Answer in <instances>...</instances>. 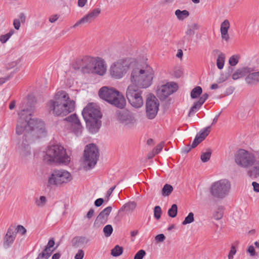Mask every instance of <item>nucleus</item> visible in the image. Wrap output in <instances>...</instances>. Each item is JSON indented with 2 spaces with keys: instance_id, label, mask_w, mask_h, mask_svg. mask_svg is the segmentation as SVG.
Listing matches in <instances>:
<instances>
[{
  "instance_id": "obj_1",
  "label": "nucleus",
  "mask_w": 259,
  "mask_h": 259,
  "mask_svg": "<svg viewBox=\"0 0 259 259\" xmlns=\"http://www.w3.org/2000/svg\"><path fill=\"white\" fill-rule=\"evenodd\" d=\"M33 106L28 101L25 107H22L21 110L18 112L19 118L16 128V134L21 135L24 132V136L28 138H39L46 135L44 122L37 118H32L31 115Z\"/></svg>"
},
{
  "instance_id": "obj_2",
  "label": "nucleus",
  "mask_w": 259,
  "mask_h": 259,
  "mask_svg": "<svg viewBox=\"0 0 259 259\" xmlns=\"http://www.w3.org/2000/svg\"><path fill=\"white\" fill-rule=\"evenodd\" d=\"M75 101L70 100L68 94L64 91L57 92L53 100L48 103L50 112L56 116H64L72 112L75 108Z\"/></svg>"
},
{
  "instance_id": "obj_3",
  "label": "nucleus",
  "mask_w": 259,
  "mask_h": 259,
  "mask_svg": "<svg viewBox=\"0 0 259 259\" xmlns=\"http://www.w3.org/2000/svg\"><path fill=\"white\" fill-rule=\"evenodd\" d=\"M82 115L89 131L92 134L97 133L101 125L102 114L99 108L93 103L89 104L84 108Z\"/></svg>"
},
{
  "instance_id": "obj_4",
  "label": "nucleus",
  "mask_w": 259,
  "mask_h": 259,
  "mask_svg": "<svg viewBox=\"0 0 259 259\" xmlns=\"http://www.w3.org/2000/svg\"><path fill=\"white\" fill-rule=\"evenodd\" d=\"M153 76V69L150 66L135 67L132 71L131 80L133 85L141 88H147L151 85Z\"/></svg>"
},
{
  "instance_id": "obj_5",
  "label": "nucleus",
  "mask_w": 259,
  "mask_h": 259,
  "mask_svg": "<svg viewBox=\"0 0 259 259\" xmlns=\"http://www.w3.org/2000/svg\"><path fill=\"white\" fill-rule=\"evenodd\" d=\"M44 161L48 164H68L71 158L64 148L60 145H53L48 147L44 156Z\"/></svg>"
},
{
  "instance_id": "obj_6",
  "label": "nucleus",
  "mask_w": 259,
  "mask_h": 259,
  "mask_svg": "<svg viewBox=\"0 0 259 259\" xmlns=\"http://www.w3.org/2000/svg\"><path fill=\"white\" fill-rule=\"evenodd\" d=\"M99 96L100 98L118 108L122 109L125 106L126 101L124 96L114 89L102 87L99 91Z\"/></svg>"
},
{
  "instance_id": "obj_7",
  "label": "nucleus",
  "mask_w": 259,
  "mask_h": 259,
  "mask_svg": "<svg viewBox=\"0 0 259 259\" xmlns=\"http://www.w3.org/2000/svg\"><path fill=\"white\" fill-rule=\"evenodd\" d=\"M72 179L71 174L65 169H54L48 177L47 186L52 187L68 183Z\"/></svg>"
},
{
  "instance_id": "obj_8",
  "label": "nucleus",
  "mask_w": 259,
  "mask_h": 259,
  "mask_svg": "<svg viewBox=\"0 0 259 259\" xmlns=\"http://www.w3.org/2000/svg\"><path fill=\"white\" fill-rule=\"evenodd\" d=\"M231 189V184L228 179H224L213 183L210 188L212 196L219 199H223L228 196Z\"/></svg>"
},
{
  "instance_id": "obj_9",
  "label": "nucleus",
  "mask_w": 259,
  "mask_h": 259,
  "mask_svg": "<svg viewBox=\"0 0 259 259\" xmlns=\"http://www.w3.org/2000/svg\"><path fill=\"white\" fill-rule=\"evenodd\" d=\"M132 65L130 59H120L113 63L110 68L111 76L115 79H120L123 77Z\"/></svg>"
},
{
  "instance_id": "obj_10",
  "label": "nucleus",
  "mask_w": 259,
  "mask_h": 259,
  "mask_svg": "<svg viewBox=\"0 0 259 259\" xmlns=\"http://www.w3.org/2000/svg\"><path fill=\"white\" fill-rule=\"evenodd\" d=\"M99 157L98 148L94 144L85 146L84 150V164L89 169L93 168L96 164Z\"/></svg>"
},
{
  "instance_id": "obj_11",
  "label": "nucleus",
  "mask_w": 259,
  "mask_h": 259,
  "mask_svg": "<svg viewBox=\"0 0 259 259\" xmlns=\"http://www.w3.org/2000/svg\"><path fill=\"white\" fill-rule=\"evenodd\" d=\"M139 87L135 85H130L126 90V97L131 104L135 108H139L143 105V100L142 97V91Z\"/></svg>"
},
{
  "instance_id": "obj_12",
  "label": "nucleus",
  "mask_w": 259,
  "mask_h": 259,
  "mask_svg": "<svg viewBox=\"0 0 259 259\" xmlns=\"http://www.w3.org/2000/svg\"><path fill=\"white\" fill-rule=\"evenodd\" d=\"M235 163L239 166L247 168L254 164L255 159L252 154L244 149H239L234 155Z\"/></svg>"
},
{
  "instance_id": "obj_13",
  "label": "nucleus",
  "mask_w": 259,
  "mask_h": 259,
  "mask_svg": "<svg viewBox=\"0 0 259 259\" xmlns=\"http://www.w3.org/2000/svg\"><path fill=\"white\" fill-rule=\"evenodd\" d=\"M96 59L90 57H84L82 59H77L73 68L80 70L83 73H92Z\"/></svg>"
},
{
  "instance_id": "obj_14",
  "label": "nucleus",
  "mask_w": 259,
  "mask_h": 259,
  "mask_svg": "<svg viewBox=\"0 0 259 259\" xmlns=\"http://www.w3.org/2000/svg\"><path fill=\"white\" fill-rule=\"evenodd\" d=\"M159 101L155 96L149 94L146 97V109L147 116L149 119H153L158 111Z\"/></svg>"
},
{
  "instance_id": "obj_15",
  "label": "nucleus",
  "mask_w": 259,
  "mask_h": 259,
  "mask_svg": "<svg viewBox=\"0 0 259 259\" xmlns=\"http://www.w3.org/2000/svg\"><path fill=\"white\" fill-rule=\"evenodd\" d=\"M178 89L176 83L171 82L162 85L157 90V96L161 100H165L168 96L176 92Z\"/></svg>"
},
{
  "instance_id": "obj_16",
  "label": "nucleus",
  "mask_w": 259,
  "mask_h": 259,
  "mask_svg": "<svg viewBox=\"0 0 259 259\" xmlns=\"http://www.w3.org/2000/svg\"><path fill=\"white\" fill-rule=\"evenodd\" d=\"M118 119L120 123L127 127L133 126L136 122L134 114L127 110L120 112L118 114Z\"/></svg>"
},
{
  "instance_id": "obj_17",
  "label": "nucleus",
  "mask_w": 259,
  "mask_h": 259,
  "mask_svg": "<svg viewBox=\"0 0 259 259\" xmlns=\"http://www.w3.org/2000/svg\"><path fill=\"white\" fill-rule=\"evenodd\" d=\"M65 120L71 123L73 132L77 136H80L82 131V126L76 114H73L65 118Z\"/></svg>"
},
{
  "instance_id": "obj_18",
  "label": "nucleus",
  "mask_w": 259,
  "mask_h": 259,
  "mask_svg": "<svg viewBox=\"0 0 259 259\" xmlns=\"http://www.w3.org/2000/svg\"><path fill=\"white\" fill-rule=\"evenodd\" d=\"M101 13V9L96 8L77 21L73 26L75 28L81 24L90 23L93 21Z\"/></svg>"
},
{
  "instance_id": "obj_19",
  "label": "nucleus",
  "mask_w": 259,
  "mask_h": 259,
  "mask_svg": "<svg viewBox=\"0 0 259 259\" xmlns=\"http://www.w3.org/2000/svg\"><path fill=\"white\" fill-rule=\"evenodd\" d=\"M17 234L16 230L9 228L4 237V246L5 248L9 247L13 243Z\"/></svg>"
},
{
  "instance_id": "obj_20",
  "label": "nucleus",
  "mask_w": 259,
  "mask_h": 259,
  "mask_svg": "<svg viewBox=\"0 0 259 259\" xmlns=\"http://www.w3.org/2000/svg\"><path fill=\"white\" fill-rule=\"evenodd\" d=\"M106 70V68L104 62L100 58L98 59H96L92 73L103 75L105 73Z\"/></svg>"
},
{
  "instance_id": "obj_21",
  "label": "nucleus",
  "mask_w": 259,
  "mask_h": 259,
  "mask_svg": "<svg viewBox=\"0 0 259 259\" xmlns=\"http://www.w3.org/2000/svg\"><path fill=\"white\" fill-rule=\"evenodd\" d=\"M253 71V68L248 67L239 68L232 74V78L234 80H236L242 77L247 76L248 73Z\"/></svg>"
},
{
  "instance_id": "obj_22",
  "label": "nucleus",
  "mask_w": 259,
  "mask_h": 259,
  "mask_svg": "<svg viewBox=\"0 0 259 259\" xmlns=\"http://www.w3.org/2000/svg\"><path fill=\"white\" fill-rule=\"evenodd\" d=\"M246 82L249 85H256L259 82V71L250 72L245 78Z\"/></svg>"
},
{
  "instance_id": "obj_23",
  "label": "nucleus",
  "mask_w": 259,
  "mask_h": 259,
  "mask_svg": "<svg viewBox=\"0 0 259 259\" xmlns=\"http://www.w3.org/2000/svg\"><path fill=\"white\" fill-rule=\"evenodd\" d=\"M210 132V126H208L200 131L195 136V147L203 141Z\"/></svg>"
},
{
  "instance_id": "obj_24",
  "label": "nucleus",
  "mask_w": 259,
  "mask_h": 259,
  "mask_svg": "<svg viewBox=\"0 0 259 259\" xmlns=\"http://www.w3.org/2000/svg\"><path fill=\"white\" fill-rule=\"evenodd\" d=\"M89 239L84 236H76L74 237L72 241V246L75 248L79 247L82 245L87 244Z\"/></svg>"
},
{
  "instance_id": "obj_25",
  "label": "nucleus",
  "mask_w": 259,
  "mask_h": 259,
  "mask_svg": "<svg viewBox=\"0 0 259 259\" xmlns=\"http://www.w3.org/2000/svg\"><path fill=\"white\" fill-rule=\"evenodd\" d=\"M27 138L25 137V142H23L20 147V153L22 156H27L30 154V148L26 140Z\"/></svg>"
},
{
  "instance_id": "obj_26",
  "label": "nucleus",
  "mask_w": 259,
  "mask_h": 259,
  "mask_svg": "<svg viewBox=\"0 0 259 259\" xmlns=\"http://www.w3.org/2000/svg\"><path fill=\"white\" fill-rule=\"evenodd\" d=\"M253 166L248 171V175L252 179H255L259 177V164L254 163Z\"/></svg>"
},
{
  "instance_id": "obj_27",
  "label": "nucleus",
  "mask_w": 259,
  "mask_h": 259,
  "mask_svg": "<svg viewBox=\"0 0 259 259\" xmlns=\"http://www.w3.org/2000/svg\"><path fill=\"white\" fill-rule=\"evenodd\" d=\"M108 218V217L101 211L95 220L94 225H100L101 224H104L107 222Z\"/></svg>"
},
{
  "instance_id": "obj_28",
  "label": "nucleus",
  "mask_w": 259,
  "mask_h": 259,
  "mask_svg": "<svg viewBox=\"0 0 259 259\" xmlns=\"http://www.w3.org/2000/svg\"><path fill=\"white\" fill-rule=\"evenodd\" d=\"M175 14L179 20H184L185 19L187 18L189 16V13L187 10L181 11L179 9L177 10Z\"/></svg>"
},
{
  "instance_id": "obj_29",
  "label": "nucleus",
  "mask_w": 259,
  "mask_h": 259,
  "mask_svg": "<svg viewBox=\"0 0 259 259\" xmlns=\"http://www.w3.org/2000/svg\"><path fill=\"white\" fill-rule=\"evenodd\" d=\"M208 97V95L207 93L204 94L201 97L198 96V99L195 100V111L200 108Z\"/></svg>"
},
{
  "instance_id": "obj_30",
  "label": "nucleus",
  "mask_w": 259,
  "mask_h": 259,
  "mask_svg": "<svg viewBox=\"0 0 259 259\" xmlns=\"http://www.w3.org/2000/svg\"><path fill=\"white\" fill-rule=\"evenodd\" d=\"M136 203L134 201L128 202L124 204L121 208L119 210V212L124 211L133 210L136 207Z\"/></svg>"
},
{
  "instance_id": "obj_31",
  "label": "nucleus",
  "mask_w": 259,
  "mask_h": 259,
  "mask_svg": "<svg viewBox=\"0 0 259 259\" xmlns=\"http://www.w3.org/2000/svg\"><path fill=\"white\" fill-rule=\"evenodd\" d=\"M224 214V208L222 206L218 207L213 213V218L216 220H219L222 218Z\"/></svg>"
},
{
  "instance_id": "obj_32",
  "label": "nucleus",
  "mask_w": 259,
  "mask_h": 259,
  "mask_svg": "<svg viewBox=\"0 0 259 259\" xmlns=\"http://www.w3.org/2000/svg\"><path fill=\"white\" fill-rule=\"evenodd\" d=\"M173 190L172 187L169 184H165L164 185L162 189V195L163 196H169Z\"/></svg>"
},
{
  "instance_id": "obj_33",
  "label": "nucleus",
  "mask_w": 259,
  "mask_h": 259,
  "mask_svg": "<svg viewBox=\"0 0 259 259\" xmlns=\"http://www.w3.org/2000/svg\"><path fill=\"white\" fill-rule=\"evenodd\" d=\"M178 212V206L177 204H174L168 210V215L171 218H175L177 216Z\"/></svg>"
},
{
  "instance_id": "obj_34",
  "label": "nucleus",
  "mask_w": 259,
  "mask_h": 259,
  "mask_svg": "<svg viewBox=\"0 0 259 259\" xmlns=\"http://www.w3.org/2000/svg\"><path fill=\"white\" fill-rule=\"evenodd\" d=\"M14 32L15 31L13 29H11L7 34L0 35V41L2 44L6 43L10 37L14 33Z\"/></svg>"
},
{
  "instance_id": "obj_35",
  "label": "nucleus",
  "mask_w": 259,
  "mask_h": 259,
  "mask_svg": "<svg viewBox=\"0 0 259 259\" xmlns=\"http://www.w3.org/2000/svg\"><path fill=\"white\" fill-rule=\"evenodd\" d=\"M123 252L122 247L119 245H116L112 250L111 254L113 256H118L122 254Z\"/></svg>"
},
{
  "instance_id": "obj_36",
  "label": "nucleus",
  "mask_w": 259,
  "mask_h": 259,
  "mask_svg": "<svg viewBox=\"0 0 259 259\" xmlns=\"http://www.w3.org/2000/svg\"><path fill=\"white\" fill-rule=\"evenodd\" d=\"M225 62V56L223 53H221L217 59V65L219 69H221L223 68Z\"/></svg>"
},
{
  "instance_id": "obj_37",
  "label": "nucleus",
  "mask_w": 259,
  "mask_h": 259,
  "mask_svg": "<svg viewBox=\"0 0 259 259\" xmlns=\"http://www.w3.org/2000/svg\"><path fill=\"white\" fill-rule=\"evenodd\" d=\"M54 245H55V241H54V239L53 238H51L49 240L47 245L46 246V248H45V249L44 250L45 251V252H50L51 251H52V252L58 246V245H57V246L53 250L51 251L50 248L53 247L54 246Z\"/></svg>"
},
{
  "instance_id": "obj_38",
  "label": "nucleus",
  "mask_w": 259,
  "mask_h": 259,
  "mask_svg": "<svg viewBox=\"0 0 259 259\" xmlns=\"http://www.w3.org/2000/svg\"><path fill=\"white\" fill-rule=\"evenodd\" d=\"M194 221V214L193 212H190L189 214L185 218V220L182 224L183 225H186L192 223Z\"/></svg>"
},
{
  "instance_id": "obj_39",
  "label": "nucleus",
  "mask_w": 259,
  "mask_h": 259,
  "mask_svg": "<svg viewBox=\"0 0 259 259\" xmlns=\"http://www.w3.org/2000/svg\"><path fill=\"white\" fill-rule=\"evenodd\" d=\"M46 202V198L44 196H41L39 199L36 198L35 200V204L40 207H43Z\"/></svg>"
},
{
  "instance_id": "obj_40",
  "label": "nucleus",
  "mask_w": 259,
  "mask_h": 259,
  "mask_svg": "<svg viewBox=\"0 0 259 259\" xmlns=\"http://www.w3.org/2000/svg\"><path fill=\"white\" fill-rule=\"evenodd\" d=\"M230 22L228 20H225L221 24V31H228V30L230 28Z\"/></svg>"
},
{
  "instance_id": "obj_41",
  "label": "nucleus",
  "mask_w": 259,
  "mask_h": 259,
  "mask_svg": "<svg viewBox=\"0 0 259 259\" xmlns=\"http://www.w3.org/2000/svg\"><path fill=\"white\" fill-rule=\"evenodd\" d=\"M113 232V228L111 225H107L103 228V232L106 237H109Z\"/></svg>"
},
{
  "instance_id": "obj_42",
  "label": "nucleus",
  "mask_w": 259,
  "mask_h": 259,
  "mask_svg": "<svg viewBox=\"0 0 259 259\" xmlns=\"http://www.w3.org/2000/svg\"><path fill=\"white\" fill-rule=\"evenodd\" d=\"M211 153L210 151H207L202 153L200 158L203 162H206L208 161L210 158Z\"/></svg>"
},
{
  "instance_id": "obj_43",
  "label": "nucleus",
  "mask_w": 259,
  "mask_h": 259,
  "mask_svg": "<svg viewBox=\"0 0 259 259\" xmlns=\"http://www.w3.org/2000/svg\"><path fill=\"white\" fill-rule=\"evenodd\" d=\"M162 213L161 208L159 206H156L154 208V216L157 219L159 220Z\"/></svg>"
},
{
  "instance_id": "obj_44",
  "label": "nucleus",
  "mask_w": 259,
  "mask_h": 259,
  "mask_svg": "<svg viewBox=\"0 0 259 259\" xmlns=\"http://www.w3.org/2000/svg\"><path fill=\"white\" fill-rule=\"evenodd\" d=\"M186 34L189 37L193 36L194 34V25H191L188 26Z\"/></svg>"
},
{
  "instance_id": "obj_45",
  "label": "nucleus",
  "mask_w": 259,
  "mask_h": 259,
  "mask_svg": "<svg viewBox=\"0 0 259 259\" xmlns=\"http://www.w3.org/2000/svg\"><path fill=\"white\" fill-rule=\"evenodd\" d=\"M52 253L50 252H46L44 250L41 253H39L38 256L36 259H48Z\"/></svg>"
},
{
  "instance_id": "obj_46",
  "label": "nucleus",
  "mask_w": 259,
  "mask_h": 259,
  "mask_svg": "<svg viewBox=\"0 0 259 259\" xmlns=\"http://www.w3.org/2000/svg\"><path fill=\"white\" fill-rule=\"evenodd\" d=\"M145 255L146 252L145 250L143 249L140 250L135 254L134 259H143Z\"/></svg>"
},
{
  "instance_id": "obj_47",
  "label": "nucleus",
  "mask_w": 259,
  "mask_h": 259,
  "mask_svg": "<svg viewBox=\"0 0 259 259\" xmlns=\"http://www.w3.org/2000/svg\"><path fill=\"white\" fill-rule=\"evenodd\" d=\"M164 144L163 142H161L157 145V146L153 150L155 154H157L162 150Z\"/></svg>"
},
{
  "instance_id": "obj_48",
  "label": "nucleus",
  "mask_w": 259,
  "mask_h": 259,
  "mask_svg": "<svg viewBox=\"0 0 259 259\" xmlns=\"http://www.w3.org/2000/svg\"><path fill=\"white\" fill-rule=\"evenodd\" d=\"M194 148V140L192 141L191 146L187 145L183 148L182 152L183 153H188L191 150V148Z\"/></svg>"
},
{
  "instance_id": "obj_49",
  "label": "nucleus",
  "mask_w": 259,
  "mask_h": 259,
  "mask_svg": "<svg viewBox=\"0 0 259 259\" xmlns=\"http://www.w3.org/2000/svg\"><path fill=\"white\" fill-rule=\"evenodd\" d=\"M238 62V59L237 57L234 56H231L229 60V63L231 66H235Z\"/></svg>"
},
{
  "instance_id": "obj_50",
  "label": "nucleus",
  "mask_w": 259,
  "mask_h": 259,
  "mask_svg": "<svg viewBox=\"0 0 259 259\" xmlns=\"http://www.w3.org/2000/svg\"><path fill=\"white\" fill-rule=\"evenodd\" d=\"M15 230H16L17 233H19L22 235H24L26 232V229L23 226L21 225H18Z\"/></svg>"
},
{
  "instance_id": "obj_51",
  "label": "nucleus",
  "mask_w": 259,
  "mask_h": 259,
  "mask_svg": "<svg viewBox=\"0 0 259 259\" xmlns=\"http://www.w3.org/2000/svg\"><path fill=\"white\" fill-rule=\"evenodd\" d=\"M236 250L234 245H232L231 250L228 255V259H233V255L236 253Z\"/></svg>"
},
{
  "instance_id": "obj_52",
  "label": "nucleus",
  "mask_w": 259,
  "mask_h": 259,
  "mask_svg": "<svg viewBox=\"0 0 259 259\" xmlns=\"http://www.w3.org/2000/svg\"><path fill=\"white\" fill-rule=\"evenodd\" d=\"M165 239V237L163 234H158L155 237V239L157 242H163Z\"/></svg>"
},
{
  "instance_id": "obj_53",
  "label": "nucleus",
  "mask_w": 259,
  "mask_h": 259,
  "mask_svg": "<svg viewBox=\"0 0 259 259\" xmlns=\"http://www.w3.org/2000/svg\"><path fill=\"white\" fill-rule=\"evenodd\" d=\"M84 256V251L82 249L78 251L74 256L75 259H82Z\"/></svg>"
},
{
  "instance_id": "obj_54",
  "label": "nucleus",
  "mask_w": 259,
  "mask_h": 259,
  "mask_svg": "<svg viewBox=\"0 0 259 259\" xmlns=\"http://www.w3.org/2000/svg\"><path fill=\"white\" fill-rule=\"evenodd\" d=\"M202 93V90L200 87H195V100L198 99V96H199Z\"/></svg>"
},
{
  "instance_id": "obj_55",
  "label": "nucleus",
  "mask_w": 259,
  "mask_h": 259,
  "mask_svg": "<svg viewBox=\"0 0 259 259\" xmlns=\"http://www.w3.org/2000/svg\"><path fill=\"white\" fill-rule=\"evenodd\" d=\"M221 36L223 39L228 41L229 40V35L228 34V31H221Z\"/></svg>"
},
{
  "instance_id": "obj_56",
  "label": "nucleus",
  "mask_w": 259,
  "mask_h": 259,
  "mask_svg": "<svg viewBox=\"0 0 259 259\" xmlns=\"http://www.w3.org/2000/svg\"><path fill=\"white\" fill-rule=\"evenodd\" d=\"M112 208L111 206H108L101 211V212L108 217L112 211Z\"/></svg>"
},
{
  "instance_id": "obj_57",
  "label": "nucleus",
  "mask_w": 259,
  "mask_h": 259,
  "mask_svg": "<svg viewBox=\"0 0 259 259\" xmlns=\"http://www.w3.org/2000/svg\"><path fill=\"white\" fill-rule=\"evenodd\" d=\"M20 22H20V20H19L18 19H14V22H13V25H14L15 28L16 30L19 29L20 27Z\"/></svg>"
},
{
  "instance_id": "obj_58",
  "label": "nucleus",
  "mask_w": 259,
  "mask_h": 259,
  "mask_svg": "<svg viewBox=\"0 0 259 259\" xmlns=\"http://www.w3.org/2000/svg\"><path fill=\"white\" fill-rule=\"evenodd\" d=\"M104 202V199L103 198H98L95 201V205L97 207H99L102 205Z\"/></svg>"
},
{
  "instance_id": "obj_59",
  "label": "nucleus",
  "mask_w": 259,
  "mask_h": 259,
  "mask_svg": "<svg viewBox=\"0 0 259 259\" xmlns=\"http://www.w3.org/2000/svg\"><path fill=\"white\" fill-rule=\"evenodd\" d=\"M183 71L181 69H178L175 71L174 75L177 78L180 77L183 75Z\"/></svg>"
},
{
  "instance_id": "obj_60",
  "label": "nucleus",
  "mask_w": 259,
  "mask_h": 259,
  "mask_svg": "<svg viewBox=\"0 0 259 259\" xmlns=\"http://www.w3.org/2000/svg\"><path fill=\"white\" fill-rule=\"evenodd\" d=\"M252 185L253 187V190L256 192H259V184L257 182H253L252 183Z\"/></svg>"
},
{
  "instance_id": "obj_61",
  "label": "nucleus",
  "mask_w": 259,
  "mask_h": 259,
  "mask_svg": "<svg viewBox=\"0 0 259 259\" xmlns=\"http://www.w3.org/2000/svg\"><path fill=\"white\" fill-rule=\"evenodd\" d=\"M94 213V210L92 208L90 209L86 215V218L89 219H91L93 217Z\"/></svg>"
},
{
  "instance_id": "obj_62",
  "label": "nucleus",
  "mask_w": 259,
  "mask_h": 259,
  "mask_svg": "<svg viewBox=\"0 0 259 259\" xmlns=\"http://www.w3.org/2000/svg\"><path fill=\"white\" fill-rule=\"evenodd\" d=\"M247 251L251 256L254 255L255 254L254 248L253 246H250L248 247Z\"/></svg>"
},
{
  "instance_id": "obj_63",
  "label": "nucleus",
  "mask_w": 259,
  "mask_h": 259,
  "mask_svg": "<svg viewBox=\"0 0 259 259\" xmlns=\"http://www.w3.org/2000/svg\"><path fill=\"white\" fill-rule=\"evenodd\" d=\"M115 188L116 186H114V187L110 188L108 190L106 193V197L108 198L110 196V195H111L112 193L113 192V190L115 189Z\"/></svg>"
},
{
  "instance_id": "obj_64",
  "label": "nucleus",
  "mask_w": 259,
  "mask_h": 259,
  "mask_svg": "<svg viewBox=\"0 0 259 259\" xmlns=\"http://www.w3.org/2000/svg\"><path fill=\"white\" fill-rule=\"evenodd\" d=\"M19 17V20H20V22H21L22 23H24L25 21V19H26V17H25V14L23 13H21L20 14Z\"/></svg>"
}]
</instances>
